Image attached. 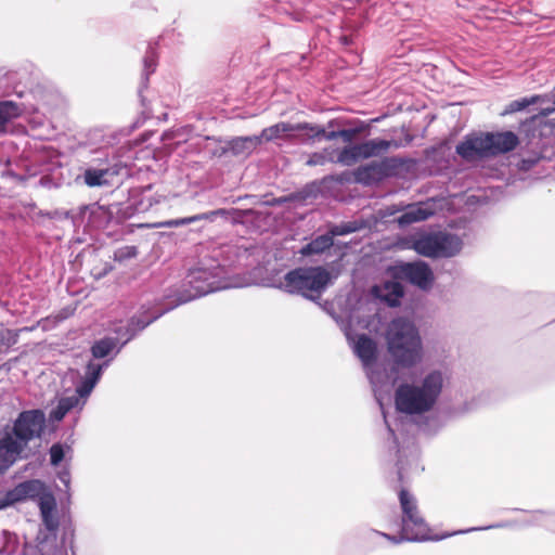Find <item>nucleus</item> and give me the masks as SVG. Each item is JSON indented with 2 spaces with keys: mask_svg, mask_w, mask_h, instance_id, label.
<instances>
[{
  "mask_svg": "<svg viewBox=\"0 0 555 555\" xmlns=\"http://www.w3.org/2000/svg\"><path fill=\"white\" fill-rule=\"evenodd\" d=\"M243 253L245 250L232 244L214 246L186 275V283L191 288L188 299L243 286L228 276V269Z\"/></svg>",
  "mask_w": 555,
  "mask_h": 555,
  "instance_id": "obj_1",
  "label": "nucleus"
},
{
  "mask_svg": "<svg viewBox=\"0 0 555 555\" xmlns=\"http://www.w3.org/2000/svg\"><path fill=\"white\" fill-rule=\"evenodd\" d=\"M447 383V372L439 369L429 370L411 383H401L395 391L397 411L411 416L433 411Z\"/></svg>",
  "mask_w": 555,
  "mask_h": 555,
  "instance_id": "obj_2",
  "label": "nucleus"
},
{
  "mask_svg": "<svg viewBox=\"0 0 555 555\" xmlns=\"http://www.w3.org/2000/svg\"><path fill=\"white\" fill-rule=\"evenodd\" d=\"M387 350L393 362L401 367H413L423 360V343L413 322L398 318L386 330Z\"/></svg>",
  "mask_w": 555,
  "mask_h": 555,
  "instance_id": "obj_3",
  "label": "nucleus"
},
{
  "mask_svg": "<svg viewBox=\"0 0 555 555\" xmlns=\"http://www.w3.org/2000/svg\"><path fill=\"white\" fill-rule=\"evenodd\" d=\"M345 335L353 353L361 361L372 385L374 396L382 408L384 395L390 392L392 382L389 374L377 362V343L365 334L352 335L350 328L345 330Z\"/></svg>",
  "mask_w": 555,
  "mask_h": 555,
  "instance_id": "obj_4",
  "label": "nucleus"
},
{
  "mask_svg": "<svg viewBox=\"0 0 555 555\" xmlns=\"http://www.w3.org/2000/svg\"><path fill=\"white\" fill-rule=\"evenodd\" d=\"M334 279L335 276L322 267H306L287 272L284 280L273 286L289 294H300L314 299V294L319 296Z\"/></svg>",
  "mask_w": 555,
  "mask_h": 555,
  "instance_id": "obj_5",
  "label": "nucleus"
},
{
  "mask_svg": "<svg viewBox=\"0 0 555 555\" xmlns=\"http://www.w3.org/2000/svg\"><path fill=\"white\" fill-rule=\"evenodd\" d=\"M399 501L402 509V529L399 538L391 537L383 533V537L393 543L402 541H425L434 539L430 535V530L420 515L415 498L406 490L402 489L399 492Z\"/></svg>",
  "mask_w": 555,
  "mask_h": 555,
  "instance_id": "obj_6",
  "label": "nucleus"
},
{
  "mask_svg": "<svg viewBox=\"0 0 555 555\" xmlns=\"http://www.w3.org/2000/svg\"><path fill=\"white\" fill-rule=\"evenodd\" d=\"M406 248L428 258L452 257L463 247L462 240L446 232L422 233L406 241Z\"/></svg>",
  "mask_w": 555,
  "mask_h": 555,
  "instance_id": "obj_7",
  "label": "nucleus"
},
{
  "mask_svg": "<svg viewBox=\"0 0 555 555\" xmlns=\"http://www.w3.org/2000/svg\"><path fill=\"white\" fill-rule=\"evenodd\" d=\"M108 365V362L103 364H95L90 362L87 365L86 375L81 384L77 387V393L60 399L57 406L50 413V420L60 422L73 409L82 406L86 403V398L91 393L98 380L100 379L103 370Z\"/></svg>",
  "mask_w": 555,
  "mask_h": 555,
  "instance_id": "obj_8",
  "label": "nucleus"
},
{
  "mask_svg": "<svg viewBox=\"0 0 555 555\" xmlns=\"http://www.w3.org/2000/svg\"><path fill=\"white\" fill-rule=\"evenodd\" d=\"M392 145L391 141L373 139L360 144L347 145L338 151L337 163L343 166H352L361 159L378 156L387 152Z\"/></svg>",
  "mask_w": 555,
  "mask_h": 555,
  "instance_id": "obj_9",
  "label": "nucleus"
},
{
  "mask_svg": "<svg viewBox=\"0 0 555 555\" xmlns=\"http://www.w3.org/2000/svg\"><path fill=\"white\" fill-rule=\"evenodd\" d=\"M46 422V415L40 410L24 411L14 423L13 430L10 433L14 440L25 448L27 443L39 437Z\"/></svg>",
  "mask_w": 555,
  "mask_h": 555,
  "instance_id": "obj_10",
  "label": "nucleus"
},
{
  "mask_svg": "<svg viewBox=\"0 0 555 555\" xmlns=\"http://www.w3.org/2000/svg\"><path fill=\"white\" fill-rule=\"evenodd\" d=\"M392 270L395 276L403 278L423 289L429 288L434 281L431 269L423 261L401 263Z\"/></svg>",
  "mask_w": 555,
  "mask_h": 555,
  "instance_id": "obj_11",
  "label": "nucleus"
},
{
  "mask_svg": "<svg viewBox=\"0 0 555 555\" xmlns=\"http://www.w3.org/2000/svg\"><path fill=\"white\" fill-rule=\"evenodd\" d=\"M489 156L513 151L519 143L518 137L512 131L483 133Z\"/></svg>",
  "mask_w": 555,
  "mask_h": 555,
  "instance_id": "obj_12",
  "label": "nucleus"
},
{
  "mask_svg": "<svg viewBox=\"0 0 555 555\" xmlns=\"http://www.w3.org/2000/svg\"><path fill=\"white\" fill-rule=\"evenodd\" d=\"M456 153L467 162L489 157L485 135H468L456 146Z\"/></svg>",
  "mask_w": 555,
  "mask_h": 555,
  "instance_id": "obj_13",
  "label": "nucleus"
},
{
  "mask_svg": "<svg viewBox=\"0 0 555 555\" xmlns=\"http://www.w3.org/2000/svg\"><path fill=\"white\" fill-rule=\"evenodd\" d=\"M306 129H308V124L293 125L289 122L281 121L264 128L258 138L260 139V144L263 142H271L276 140H287L292 137L293 132Z\"/></svg>",
  "mask_w": 555,
  "mask_h": 555,
  "instance_id": "obj_14",
  "label": "nucleus"
},
{
  "mask_svg": "<svg viewBox=\"0 0 555 555\" xmlns=\"http://www.w3.org/2000/svg\"><path fill=\"white\" fill-rule=\"evenodd\" d=\"M387 175L386 162H372L364 166H360L354 171L357 182L364 185H371L380 181Z\"/></svg>",
  "mask_w": 555,
  "mask_h": 555,
  "instance_id": "obj_15",
  "label": "nucleus"
},
{
  "mask_svg": "<svg viewBox=\"0 0 555 555\" xmlns=\"http://www.w3.org/2000/svg\"><path fill=\"white\" fill-rule=\"evenodd\" d=\"M23 449L24 448L14 440V436L11 434L7 433L0 439V474L16 461Z\"/></svg>",
  "mask_w": 555,
  "mask_h": 555,
  "instance_id": "obj_16",
  "label": "nucleus"
},
{
  "mask_svg": "<svg viewBox=\"0 0 555 555\" xmlns=\"http://www.w3.org/2000/svg\"><path fill=\"white\" fill-rule=\"evenodd\" d=\"M435 214L434 204L430 202L409 206L408 209L397 219L400 225H408L428 219Z\"/></svg>",
  "mask_w": 555,
  "mask_h": 555,
  "instance_id": "obj_17",
  "label": "nucleus"
},
{
  "mask_svg": "<svg viewBox=\"0 0 555 555\" xmlns=\"http://www.w3.org/2000/svg\"><path fill=\"white\" fill-rule=\"evenodd\" d=\"M373 293L389 306L396 307L400 304V299L403 296V287L397 281H387L382 285L374 286Z\"/></svg>",
  "mask_w": 555,
  "mask_h": 555,
  "instance_id": "obj_18",
  "label": "nucleus"
},
{
  "mask_svg": "<svg viewBox=\"0 0 555 555\" xmlns=\"http://www.w3.org/2000/svg\"><path fill=\"white\" fill-rule=\"evenodd\" d=\"M227 211L224 209H217L208 212H203L198 215H194L191 217L185 218H179V219H171L163 222H158L153 224V228H177L182 227L186 224H191L193 222L202 221V220H208L212 221L217 216H225Z\"/></svg>",
  "mask_w": 555,
  "mask_h": 555,
  "instance_id": "obj_19",
  "label": "nucleus"
},
{
  "mask_svg": "<svg viewBox=\"0 0 555 555\" xmlns=\"http://www.w3.org/2000/svg\"><path fill=\"white\" fill-rule=\"evenodd\" d=\"M260 144L258 135L237 137L229 142V150L234 155H248Z\"/></svg>",
  "mask_w": 555,
  "mask_h": 555,
  "instance_id": "obj_20",
  "label": "nucleus"
},
{
  "mask_svg": "<svg viewBox=\"0 0 555 555\" xmlns=\"http://www.w3.org/2000/svg\"><path fill=\"white\" fill-rule=\"evenodd\" d=\"M109 175L108 168H88L83 172V182L90 186H103L108 184L107 176Z\"/></svg>",
  "mask_w": 555,
  "mask_h": 555,
  "instance_id": "obj_21",
  "label": "nucleus"
},
{
  "mask_svg": "<svg viewBox=\"0 0 555 555\" xmlns=\"http://www.w3.org/2000/svg\"><path fill=\"white\" fill-rule=\"evenodd\" d=\"M116 346H117V339L115 338H112V337H105L103 339H100L98 341L94 343V345L92 346V356L95 358V359H103L107 356H109L112 352H114V354H117L120 350V348H117L116 349Z\"/></svg>",
  "mask_w": 555,
  "mask_h": 555,
  "instance_id": "obj_22",
  "label": "nucleus"
},
{
  "mask_svg": "<svg viewBox=\"0 0 555 555\" xmlns=\"http://www.w3.org/2000/svg\"><path fill=\"white\" fill-rule=\"evenodd\" d=\"M333 245V237L331 234L320 235L301 249L302 255L321 254Z\"/></svg>",
  "mask_w": 555,
  "mask_h": 555,
  "instance_id": "obj_23",
  "label": "nucleus"
},
{
  "mask_svg": "<svg viewBox=\"0 0 555 555\" xmlns=\"http://www.w3.org/2000/svg\"><path fill=\"white\" fill-rule=\"evenodd\" d=\"M337 154L338 152L335 150L324 149L322 152L311 154L306 164L308 166H322L327 162L337 163Z\"/></svg>",
  "mask_w": 555,
  "mask_h": 555,
  "instance_id": "obj_24",
  "label": "nucleus"
},
{
  "mask_svg": "<svg viewBox=\"0 0 555 555\" xmlns=\"http://www.w3.org/2000/svg\"><path fill=\"white\" fill-rule=\"evenodd\" d=\"M20 115L18 106L11 102H0V126H4L11 119Z\"/></svg>",
  "mask_w": 555,
  "mask_h": 555,
  "instance_id": "obj_25",
  "label": "nucleus"
},
{
  "mask_svg": "<svg viewBox=\"0 0 555 555\" xmlns=\"http://www.w3.org/2000/svg\"><path fill=\"white\" fill-rule=\"evenodd\" d=\"M541 100L540 95H532L530 98H522L512 101L505 108L504 114H512L525 109L529 105L535 104Z\"/></svg>",
  "mask_w": 555,
  "mask_h": 555,
  "instance_id": "obj_26",
  "label": "nucleus"
},
{
  "mask_svg": "<svg viewBox=\"0 0 555 555\" xmlns=\"http://www.w3.org/2000/svg\"><path fill=\"white\" fill-rule=\"evenodd\" d=\"M359 229H360V225L357 222H347V223H343V224L333 227L331 229L330 234L332 235V237H334L337 235H345V234L356 232Z\"/></svg>",
  "mask_w": 555,
  "mask_h": 555,
  "instance_id": "obj_27",
  "label": "nucleus"
},
{
  "mask_svg": "<svg viewBox=\"0 0 555 555\" xmlns=\"http://www.w3.org/2000/svg\"><path fill=\"white\" fill-rule=\"evenodd\" d=\"M312 132L313 137H321L327 141H332L339 138V130L338 131H326L324 128L319 126H311L308 124V129Z\"/></svg>",
  "mask_w": 555,
  "mask_h": 555,
  "instance_id": "obj_28",
  "label": "nucleus"
},
{
  "mask_svg": "<svg viewBox=\"0 0 555 555\" xmlns=\"http://www.w3.org/2000/svg\"><path fill=\"white\" fill-rule=\"evenodd\" d=\"M42 485L37 480L26 481L16 488L18 494L31 495L35 492H39Z\"/></svg>",
  "mask_w": 555,
  "mask_h": 555,
  "instance_id": "obj_29",
  "label": "nucleus"
},
{
  "mask_svg": "<svg viewBox=\"0 0 555 555\" xmlns=\"http://www.w3.org/2000/svg\"><path fill=\"white\" fill-rule=\"evenodd\" d=\"M55 500L52 495H43L39 500V508L41 514L55 513Z\"/></svg>",
  "mask_w": 555,
  "mask_h": 555,
  "instance_id": "obj_30",
  "label": "nucleus"
},
{
  "mask_svg": "<svg viewBox=\"0 0 555 555\" xmlns=\"http://www.w3.org/2000/svg\"><path fill=\"white\" fill-rule=\"evenodd\" d=\"M41 517L47 530L54 534L59 527V519L55 513L41 514Z\"/></svg>",
  "mask_w": 555,
  "mask_h": 555,
  "instance_id": "obj_31",
  "label": "nucleus"
},
{
  "mask_svg": "<svg viewBox=\"0 0 555 555\" xmlns=\"http://www.w3.org/2000/svg\"><path fill=\"white\" fill-rule=\"evenodd\" d=\"M65 456L64 449L61 444H53L50 449V459L52 465H57Z\"/></svg>",
  "mask_w": 555,
  "mask_h": 555,
  "instance_id": "obj_32",
  "label": "nucleus"
},
{
  "mask_svg": "<svg viewBox=\"0 0 555 555\" xmlns=\"http://www.w3.org/2000/svg\"><path fill=\"white\" fill-rule=\"evenodd\" d=\"M362 131L361 128H353V129H344L339 130V138L347 143L348 145H352V141L354 140L356 135Z\"/></svg>",
  "mask_w": 555,
  "mask_h": 555,
  "instance_id": "obj_33",
  "label": "nucleus"
},
{
  "mask_svg": "<svg viewBox=\"0 0 555 555\" xmlns=\"http://www.w3.org/2000/svg\"><path fill=\"white\" fill-rule=\"evenodd\" d=\"M156 61L154 52H150L144 57V75L147 77L150 74H152L155 70Z\"/></svg>",
  "mask_w": 555,
  "mask_h": 555,
  "instance_id": "obj_34",
  "label": "nucleus"
},
{
  "mask_svg": "<svg viewBox=\"0 0 555 555\" xmlns=\"http://www.w3.org/2000/svg\"><path fill=\"white\" fill-rule=\"evenodd\" d=\"M160 314H156L154 315L153 318L149 319L147 321L145 322H141V321H134V319L131 321V326L134 327V331H141L143 328H145L150 323H152L153 321H155Z\"/></svg>",
  "mask_w": 555,
  "mask_h": 555,
  "instance_id": "obj_35",
  "label": "nucleus"
},
{
  "mask_svg": "<svg viewBox=\"0 0 555 555\" xmlns=\"http://www.w3.org/2000/svg\"><path fill=\"white\" fill-rule=\"evenodd\" d=\"M59 478L65 485V487H68L70 477H69V473L67 470L60 472Z\"/></svg>",
  "mask_w": 555,
  "mask_h": 555,
  "instance_id": "obj_36",
  "label": "nucleus"
},
{
  "mask_svg": "<svg viewBox=\"0 0 555 555\" xmlns=\"http://www.w3.org/2000/svg\"><path fill=\"white\" fill-rule=\"evenodd\" d=\"M92 215L95 217V216H101V217H104L106 216V210L104 207H96L93 211H92Z\"/></svg>",
  "mask_w": 555,
  "mask_h": 555,
  "instance_id": "obj_37",
  "label": "nucleus"
},
{
  "mask_svg": "<svg viewBox=\"0 0 555 555\" xmlns=\"http://www.w3.org/2000/svg\"><path fill=\"white\" fill-rule=\"evenodd\" d=\"M384 420H385V423H386V425H387V427H388L389 431L393 435V430L391 429L390 425L388 424V420H387V417H386V415H385V414H384Z\"/></svg>",
  "mask_w": 555,
  "mask_h": 555,
  "instance_id": "obj_38",
  "label": "nucleus"
},
{
  "mask_svg": "<svg viewBox=\"0 0 555 555\" xmlns=\"http://www.w3.org/2000/svg\"><path fill=\"white\" fill-rule=\"evenodd\" d=\"M552 112H553V109H546V111L542 112V115H543V116H547V115H550Z\"/></svg>",
  "mask_w": 555,
  "mask_h": 555,
  "instance_id": "obj_39",
  "label": "nucleus"
},
{
  "mask_svg": "<svg viewBox=\"0 0 555 555\" xmlns=\"http://www.w3.org/2000/svg\"><path fill=\"white\" fill-rule=\"evenodd\" d=\"M5 506H8V502H5V501L0 502V509L4 508Z\"/></svg>",
  "mask_w": 555,
  "mask_h": 555,
  "instance_id": "obj_40",
  "label": "nucleus"
},
{
  "mask_svg": "<svg viewBox=\"0 0 555 555\" xmlns=\"http://www.w3.org/2000/svg\"><path fill=\"white\" fill-rule=\"evenodd\" d=\"M399 476H400V478H402V469L401 468L399 469Z\"/></svg>",
  "mask_w": 555,
  "mask_h": 555,
  "instance_id": "obj_41",
  "label": "nucleus"
},
{
  "mask_svg": "<svg viewBox=\"0 0 555 555\" xmlns=\"http://www.w3.org/2000/svg\"><path fill=\"white\" fill-rule=\"evenodd\" d=\"M130 339V337H128L126 340L122 341V345L127 344V341Z\"/></svg>",
  "mask_w": 555,
  "mask_h": 555,
  "instance_id": "obj_42",
  "label": "nucleus"
},
{
  "mask_svg": "<svg viewBox=\"0 0 555 555\" xmlns=\"http://www.w3.org/2000/svg\"><path fill=\"white\" fill-rule=\"evenodd\" d=\"M472 530H473V529H466L464 532H469V531H472Z\"/></svg>",
  "mask_w": 555,
  "mask_h": 555,
  "instance_id": "obj_43",
  "label": "nucleus"
},
{
  "mask_svg": "<svg viewBox=\"0 0 555 555\" xmlns=\"http://www.w3.org/2000/svg\"><path fill=\"white\" fill-rule=\"evenodd\" d=\"M554 104H555V99H554Z\"/></svg>",
  "mask_w": 555,
  "mask_h": 555,
  "instance_id": "obj_44",
  "label": "nucleus"
}]
</instances>
